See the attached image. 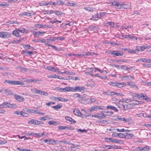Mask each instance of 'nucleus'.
Masks as SVG:
<instances>
[{
    "label": "nucleus",
    "instance_id": "7c9ffc66",
    "mask_svg": "<svg viewBox=\"0 0 151 151\" xmlns=\"http://www.w3.org/2000/svg\"><path fill=\"white\" fill-rule=\"evenodd\" d=\"M127 84L128 85L130 86L133 88H135L137 89H138L137 86L133 83L128 82H127Z\"/></svg>",
    "mask_w": 151,
    "mask_h": 151
},
{
    "label": "nucleus",
    "instance_id": "69168bd1",
    "mask_svg": "<svg viewBox=\"0 0 151 151\" xmlns=\"http://www.w3.org/2000/svg\"><path fill=\"white\" fill-rule=\"evenodd\" d=\"M49 144H50L54 145V144H55L56 142L54 140H50L49 141Z\"/></svg>",
    "mask_w": 151,
    "mask_h": 151
},
{
    "label": "nucleus",
    "instance_id": "20e7f679",
    "mask_svg": "<svg viewBox=\"0 0 151 151\" xmlns=\"http://www.w3.org/2000/svg\"><path fill=\"white\" fill-rule=\"evenodd\" d=\"M85 89L84 86H77L74 87H72V92H76L77 91L81 92L83 91Z\"/></svg>",
    "mask_w": 151,
    "mask_h": 151
},
{
    "label": "nucleus",
    "instance_id": "e433bc0d",
    "mask_svg": "<svg viewBox=\"0 0 151 151\" xmlns=\"http://www.w3.org/2000/svg\"><path fill=\"white\" fill-rule=\"evenodd\" d=\"M113 114V112L104 111V117L106 116H110Z\"/></svg>",
    "mask_w": 151,
    "mask_h": 151
},
{
    "label": "nucleus",
    "instance_id": "6e6552de",
    "mask_svg": "<svg viewBox=\"0 0 151 151\" xmlns=\"http://www.w3.org/2000/svg\"><path fill=\"white\" fill-rule=\"evenodd\" d=\"M14 98L17 100L20 101L22 102L24 101V99L22 96L18 95H15Z\"/></svg>",
    "mask_w": 151,
    "mask_h": 151
},
{
    "label": "nucleus",
    "instance_id": "b1692460",
    "mask_svg": "<svg viewBox=\"0 0 151 151\" xmlns=\"http://www.w3.org/2000/svg\"><path fill=\"white\" fill-rule=\"evenodd\" d=\"M73 114L78 116H81L82 113L78 109H75L73 111Z\"/></svg>",
    "mask_w": 151,
    "mask_h": 151
},
{
    "label": "nucleus",
    "instance_id": "6e6d98bb",
    "mask_svg": "<svg viewBox=\"0 0 151 151\" xmlns=\"http://www.w3.org/2000/svg\"><path fill=\"white\" fill-rule=\"evenodd\" d=\"M133 101V99H125V102L127 103H128Z\"/></svg>",
    "mask_w": 151,
    "mask_h": 151
},
{
    "label": "nucleus",
    "instance_id": "0eeeda50",
    "mask_svg": "<svg viewBox=\"0 0 151 151\" xmlns=\"http://www.w3.org/2000/svg\"><path fill=\"white\" fill-rule=\"evenodd\" d=\"M0 92L6 95L11 94H12V92L8 89H5L3 88L0 90Z\"/></svg>",
    "mask_w": 151,
    "mask_h": 151
},
{
    "label": "nucleus",
    "instance_id": "f8f14e48",
    "mask_svg": "<svg viewBox=\"0 0 151 151\" xmlns=\"http://www.w3.org/2000/svg\"><path fill=\"white\" fill-rule=\"evenodd\" d=\"M110 53L111 55H113L114 57L121 56L123 55V54H121L120 52H118L117 51H111L110 52Z\"/></svg>",
    "mask_w": 151,
    "mask_h": 151
},
{
    "label": "nucleus",
    "instance_id": "1a4fd4ad",
    "mask_svg": "<svg viewBox=\"0 0 151 151\" xmlns=\"http://www.w3.org/2000/svg\"><path fill=\"white\" fill-rule=\"evenodd\" d=\"M45 33V32H42L40 31H34L32 33L35 37H38L40 35H42V34Z\"/></svg>",
    "mask_w": 151,
    "mask_h": 151
},
{
    "label": "nucleus",
    "instance_id": "6ab92c4d",
    "mask_svg": "<svg viewBox=\"0 0 151 151\" xmlns=\"http://www.w3.org/2000/svg\"><path fill=\"white\" fill-rule=\"evenodd\" d=\"M115 143L123 144L124 142L123 140L120 139H117L112 138V142Z\"/></svg>",
    "mask_w": 151,
    "mask_h": 151
},
{
    "label": "nucleus",
    "instance_id": "bf43d9fd",
    "mask_svg": "<svg viewBox=\"0 0 151 151\" xmlns=\"http://www.w3.org/2000/svg\"><path fill=\"white\" fill-rule=\"evenodd\" d=\"M56 40H59L60 41H61L64 40L65 38L64 37H57L55 38Z\"/></svg>",
    "mask_w": 151,
    "mask_h": 151
},
{
    "label": "nucleus",
    "instance_id": "680f3d73",
    "mask_svg": "<svg viewBox=\"0 0 151 151\" xmlns=\"http://www.w3.org/2000/svg\"><path fill=\"white\" fill-rule=\"evenodd\" d=\"M93 69L95 70H94L95 71H98L100 72L101 73H102L103 72V70L97 68H94Z\"/></svg>",
    "mask_w": 151,
    "mask_h": 151
},
{
    "label": "nucleus",
    "instance_id": "49530a36",
    "mask_svg": "<svg viewBox=\"0 0 151 151\" xmlns=\"http://www.w3.org/2000/svg\"><path fill=\"white\" fill-rule=\"evenodd\" d=\"M112 138L108 137L104 138L105 141L107 142H112Z\"/></svg>",
    "mask_w": 151,
    "mask_h": 151
},
{
    "label": "nucleus",
    "instance_id": "e2e57ef3",
    "mask_svg": "<svg viewBox=\"0 0 151 151\" xmlns=\"http://www.w3.org/2000/svg\"><path fill=\"white\" fill-rule=\"evenodd\" d=\"M112 22H107L105 23V24H104V26H111V25Z\"/></svg>",
    "mask_w": 151,
    "mask_h": 151
},
{
    "label": "nucleus",
    "instance_id": "39448f33",
    "mask_svg": "<svg viewBox=\"0 0 151 151\" xmlns=\"http://www.w3.org/2000/svg\"><path fill=\"white\" fill-rule=\"evenodd\" d=\"M130 95L132 96V98L133 99H136L135 97L137 98H140L142 97V96H143L142 93H140V94H137L135 93H130Z\"/></svg>",
    "mask_w": 151,
    "mask_h": 151
},
{
    "label": "nucleus",
    "instance_id": "864d4df0",
    "mask_svg": "<svg viewBox=\"0 0 151 151\" xmlns=\"http://www.w3.org/2000/svg\"><path fill=\"white\" fill-rule=\"evenodd\" d=\"M23 47L25 50H26L29 49L31 47V46L30 45H23Z\"/></svg>",
    "mask_w": 151,
    "mask_h": 151
},
{
    "label": "nucleus",
    "instance_id": "8fccbe9b",
    "mask_svg": "<svg viewBox=\"0 0 151 151\" xmlns=\"http://www.w3.org/2000/svg\"><path fill=\"white\" fill-rule=\"evenodd\" d=\"M55 13L56 15L58 16L62 15L63 14L62 13L61 11H55Z\"/></svg>",
    "mask_w": 151,
    "mask_h": 151
},
{
    "label": "nucleus",
    "instance_id": "cd10ccee",
    "mask_svg": "<svg viewBox=\"0 0 151 151\" xmlns=\"http://www.w3.org/2000/svg\"><path fill=\"white\" fill-rule=\"evenodd\" d=\"M8 103L7 102H4L2 104H0V108H3L8 107Z\"/></svg>",
    "mask_w": 151,
    "mask_h": 151
},
{
    "label": "nucleus",
    "instance_id": "ea45409f",
    "mask_svg": "<svg viewBox=\"0 0 151 151\" xmlns=\"http://www.w3.org/2000/svg\"><path fill=\"white\" fill-rule=\"evenodd\" d=\"M17 106V105L14 104H11L10 103H8V107L9 108H13Z\"/></svg>",
    "mask_w": 151,
    "mask_h": 151
},
{
    "label": "nucleus",
    "instance_id": "5701e85b",
    "mask_svg": "<svg viewBox=\"0 0 151 151\" xmlns=\"http://www.w3.org/2000/svg\"><path fill=\"white\" fill-rule=\"evenodd\" d=\"M107 109H110L112 110L115 112H117L118 111V110L114 106L111 105L107 106Z\"/></svg>",
    "mask_w": 151,
    "mask_h": 151
},
{
    "label": "nucleus",
    "instance_id": "9b49d317",
    "mask_svg": "<svg viewBox=\"0 0 151 151\" xmlns=\"http://www.w3.org/2000/svg\"><path fill=\"white\" fill-rule=\"evenodd\" d=\"M120 149L121 148V147H119V146H111L110 145H105L104 146V149Z\"/></svg>",
    "mask_w": 151,
    "mask_h": 151
},
{
    "label": "nucleus",
    "instance_id": "a211bd4d",
    "mask_svg": "<svg viewBox=\"0 0 151 151\" xmlns=\"http://www.w3.org/2000/svg\"><path fill=\"white\" fill-rule=\"evenodd\" d=\"M65 118L66 120L69 121L72 123H73V124H75L76 123V121L69 116H65Z\"/></svg>",
    "mask_w": 151,
    "mask_h": 151
},
{
    "label": "nucleus",
    "instance_id": "13d9d810",
    "mask_svg": "<svg viewBox=\"0 0 151 151\" xmlns=\"http://www.w3.org/2000/svg\"><path fill=\"white\" fill-rule=\"evenodd\" d=\"M131 105V104H128L126 105V110L129 109H130L132 108Z\"/></svg>",
    "mask_w": 151,
    "mask_h": 151
},
{
    "label": "nucleus",
    "instance_id": "393cba45",
    "mask_svg": "<svg viewBox=\"0 0 151 151\" xmlns=\"http://www.w3.org/2000/svg\"><path fill=\"white\" fill-rule=\"evenodd\" d=\"M18 29V30L19 31V32H21L22 33H26L27 32V30L25 28L23 27H21L19 28Z\"/></svg>",
    "mask_w": 151,
    "mask_h": 151
},
{
    "label": "nucleus",
    "instance_id": "338daca9",
    "mask_svg": "<svg viewBox=\"0 0 151 151\" xmlns=\"http://www.w3.org/2000/svg\"><path fill=\"white\" fill-rule=\"evenodd\" d=\"M143 65L144 67H147L148 68H151V64H147L146 63H145L143 64Z\"/></svg>",
    "mask_w": 151,
    "mask_h": 151
},
{
    "label": "nucleus",
    "instance_id": "c03bdc74",
    "mask_svg": "<svg viewBox=\"0 0 151 151\" xmlns=\"http://www.w3.org/2000/svg\"><path fill=\"white\" fill-rule=\"evenodd\" d=\"M9 4L5 2H0V6L2 7L3 6H9Z\"/></svg>",
    "mask_w": 151,
    "mask_h": 151
},
{
    "label": "nucleus",
    "instance_id": "4c0bfd02",
    "mask_svg": "<svg viewBox=\"0 0 151 151\" xmlns=\"http://www.w3.org/2000/svg\"><path fill=\"white\" fill-rule=\"evenodd\" d=\"M115 92H109V91L104 92V95H114Z\"/></svg>",
    "mask_w": 151,
    "mask_h": 151
},
{
    "label": "nucleus",
    "instance_id": "774afa93",
    "mask_svg": "<svg viewBox=\"0 0 151 151\" xmlns=\"http://www.w3.org/2000/svg\"><path fill=\"white\" fill-rule=\"evenodd\" d=\"M7 142L5 140H3L1 139L0 140V145L4 144Z\"/></svg>",
    "mask_w": 151,
    "mask_h": 151
},
{
    "label": "nucleus",
    "instance_id": "58836bf2",
    "mask_svg": "<svg viewBox=\"0 0 151 151\" xmlns=\"http://www.w3.org/2000/svg\"><path fill=\"white\" fill-rule=\"evenodd\" d=\"M133 136V134H130L129 133H125V137L129 139L131 138H132Z\"/></svg>",
    "mask_w": 151,
    "mask_h": 151
},
{
    "label": "nucleus",
    "instance_id": "4d7b16f0",
    "mask_svg": "<svg viewBox=\"0 0 151 151\" xmlns=\"http://www.w3.org/2000/svg\"><path fill=\"white\" fill-rule=\"evenodd\" d=\"M21 115L24 117H26L28 116V114L26 112H24L22 111Z\"/></svg>",
    "mask_w": 151,
    "mask_h": 151
},
{
    "label": "nucleus",
    "instance_id": "412c9836",
    "mask_svg": "<svg viewBox=\"0 0 151 151\" xmlns=\"http://www.w3.org/2000/svg\"><path fill=\"white\" fill-rule=\"evenodd\" d=\"M56 40L55 38L53 37H50L48 38L46 40L48 43H51L54 42Z\"/></svg>",
    "mask_w": 151,
    "mask_h": 151
},
{
    "label": "nucleus",
    "instance_id": "bb28decb",
    "mask_svg": "<svg viewBox=\"0 0 151 151\" xmlns=\"http://www.w3.org/2000/svg\"><path fill=\"white\" fill-rule=\"evenodd\" d=\"M100 18L98 14H95L93 16V17L90 19L96 21Z\"/></svg>",
    "mask_w": 151,
    "mask_h": 151
},
{
    "label": "nucleus",
    "instance_id": "c9c22d12",
    "mask_svg": "<svg viewBox=\"0 0 151 151\" xmlns=\"http://www.w3.org/2000/svg\"><path fill=\"white\" fill-rule=\"evenodd\" d=\"M17 69L20 70L21 71L22 73H24L27 71V69L24 68L22 67L21 66H18L17 67Z\"/></svg>",
    "mask_w": 151,
    "mask_h": 151
},
{
    "label": "nucleus",
    "instance_id": "a878e982",
    "mask_svg": "<svg viewBox=\"0 0 151 151\" xmlns=\"http://www.w3.org/2000/svg\"><path fill=\"white\" fill-rule=\"evenodd\" d=\"M138 148L140 151H148L150 150L149 147L147 146L144 147H138Z\"/></svg>",
    "mask_w": 151,
    "mask_h": 151
},
{
    "label": "nucleus",
    "instance_id": "4468645a",
    "mask_svg": "<svg viewBox=\"0 0 151 151\" xmlns=\"http://www.w3.org/2000/svg\"><path fill=\"white\" fill-rule=\"evenodd\" d=\"M47 69L49 71H51L52 72H55L57 71V70L58 69V68L56 69L53 67H52L50 66H47L46 67Z\"/></svg>",
    "mask_w": 151,
    "mask_h": 151
},
{
    "label": "nucleus",
    "instance_id": "603ef678",
    "mask_svg": "<svg viewBox=\"0 0 151 151\" xmlns=\"http://www.w3.org/2000/svg\"><path fill=\"white\" fill-rule=\"evenodd\" d=\"M46 42H47V40L44 39H43L41 40L40 39L38 41H35V42H42L44 43H46Z\"/></svg>",
    "mask_w": 151,
    "mask_h": 151
},
{
    "label": "nucleus",
    "instance_id": "f257e3e1",
    "mask_svg": "<svg viewBox=\"0 0 151 151\" xmlns=\"http://www.w3.org/2000/svg\"><path fill=\"white\" fill-rule=\"evenodd\" d=\"M111 4L112 6H115V8L116 9H127L129 6L127 4H122L121 3H118L117 2H112Z\"/></svg>",
    "mask_w": 151,
    "mask_h": 151
},
{
    "label": "nucleus",
    "instance_id": "9d476101",
    "mask_svg": "<svg viewBox=\"0 0 151 151\" xmlns=\"http://www.w3.org/2000/svg\"><path fill=\"white\" fill-rule=\"evenodd\" d=\"M122 37L125 39H135V40H137V38L135 36H132L130 35H122Z\"/></svg>",
    "mask_w": 151,
    "mask_h": 151
},
{
    "label": "nucleus",
    "instance_id": "2eb2a0df",
    "mask_svg": "<svg viewBox=\"0 0 151 151\" xmlns=\"http://www.w3.org/2000/svg\"><path fill=\"white\" fill-rule=\"evenodd\" d=\"M92 53H93V52H92V53L91 52H88V53H85L83 54H80L79 55H78L79 56V58H86V57L88 55H92Z\"/></svg>",
    "mask_w": 151,
    "mask_h": 151
},
{
    "label": "nucleus",
    "instance_id": "4be33fe9",
    "mask_svg": "<svg viewBox=\"0 0 151 151\" xmlns=\"http://www.w3.org/2000/svg\"><path fill=\"white\" fill-rule=\"evenodd\" d=\"M57 100L56 101H61L65 102H67L68 100L67 99H64L61 97H57Z\"/></svg>",
    "mask_w": 151,
    "mask_h": 151
},
{
    "label": "nucleus",
    "instance_id": "5fc2aeb1",
    "mask_svg": "<svg viewBox=\"0 0 151 151\" xmlns=\"http://www.w3.org/2000/svg\"><path fill=\"white\" fill-rule=\"evenodd\" d=\"M122 78L124 81L127 80L129 79L128 76H122Z\"/></svg>",
    "mask_w": 151,
    "mask_h": 151
},
{
    "label": "nucleus",
    "instance_id": "79ce46f5",
    "mask_svg": "<svg viewBox=\"0 0 151 151\" xmlns=\"http://www.w3.org/2000/svg\"><path fill=\"white\" fill-rule=\"evenodd\" d=\"M48 124L49 125H53L54 126H56L58 124V123L54 121H50L48 122Z\"/></svg>",
    "mask_w": 151,
    "mask_h": 151
},
{
    "label": "nucleus",
    "instance_id": "7ed1b4c3",
    "mask_svg": "<svg viewBox=\"0 0 151 151\" xmlns=\"http://www.w3.org/2000/svg\"><path fill=\"white\" fill-rule=\"evenodd\" d=\"M28 124H33L35 125H40L43 124V122L34 119H32L28 121Z\"/></svg>",
    "mask_w": 151,
    "mask_h": 151
},
{
    "label": "nucleus",
    "instance_id": "ddd939ff",
    "mask_svg": "<svg viewBox=\"0 0 151 151\" xmlns=\"http://www.w3.org/2000/svg\"><path fill=\"white\" fill-rule=\"evenodd\" d=\"M36 93H37L41 95H44L45 96H47L48 95V93L45 92V91L39 90L37 89Z\"/></svg>",
    "mask_w": 151,
    "mask_h": 151
},
{
    "label": "nucleus",
    "instance_id": "473e14b6",
    "mask_svg": "<svg viewBox=\"0 0 151 151\" xmlns=\"http://www.w3.org/2000/svg\"><path fill=\"white\" fill-rule=\"evenodd\" d=\"M62 107V105L60 104H58L56 106H53L52 107L54 108L55 110H57L58 109L61 108Z\"/></svg>",
    "mask_w": 151,
    "mask_h": 151
},
{
    "label": "nucleus",
    "instance_id": "37998d69",
    "mask_svg": "<svg viewBox=\"0 0 151 151\" xmlns=\"http://www.w3.org/2000/svg\"><path fill=\"white\" fill-rule=\"evenodd\" d=\"M84 9L85 10L89 12H93V9L92 8L89 7H85L84 8Z\"/></svg>",
    "mask_w": 151,
    "mask_h": 151
},
{
    "label": "nucleus",
    "instance_id": "0e129e2a",
    "mask_svg": "<svg viewBox=\"0 0 151 151\" xmlns=\"http://www.w3.org/2000/svg\"><path fill=\"white\" fill-rule=\"evenodd\" d=\"M95 28V27L94 26H91L88 27V30L89 31L93 30Z\"/></svg>",
    "mask_w": 151,
    "mask_h": 151
},
{
    "label": "nucleus",
    "instance_id": "f704fd0d",
    "mask_svg": "<svg viewBox=\"0 0 151 151\" xmlns=\"http://www.w3.org/2000/svg\"><path fill=\"white\" fill-rule=\"evenodd\" d=\"M102 115L101 116L99 115H97V114L95 115H93L92 116V117H93L94 116L95 117L98 118V119H101L102 118H104V114L103 113H102Z\"/></svg>",
    "mask_w": 151,
    "mask_h": 151
},
{
    "label": "nucleus",
    "instance_id": "aec40b11",
    "mask_svg": "<svg viewBox=\"0 0 151 151\" xmlns=\"http://www.w3.org/2000/svg\"><path fill=\"white\" fill-rule=\"evenodd\" d=\"M116 118L120 121H124L125 122H127L130 120L129 118L126 119L124 118H122L119 116L117 117Z\"/></svg>",
    "mask_w": 151,
    "mask_h": 151
},
{
    "label": "nucleus",
    "instance_id": "a19ab883",
    "mask_svg": "<svg viewBox=\"0 0 151 151\" xmlns=\"http://www.w3.org/2000/svg\"><path fill=\"white\" fill-rule=\"evenodd\" d=\"M58 129L59 130H64L65 129H69V127L66 126H59Z\"/></svg>",
    "mask_w": 151,
    "mask_h": 151
},
{
    "label": "nucleus",
    "instance_id": "c85d7f7f",
    "mask_svg": "<svg viewBox=\"0 0 151 151\" xmlns=\"http://www.w3.org/2000/svg\"><path fill=\"white\" fill-rule=\"evenodd\" d=\"M63 91H70L72 92V87H66L63 89Z\"/></svg>",
    "mask_w": 151,
    "mask_h": 151
},
{
    "label": "nucleus",
    "instance_id": "3c124183",
    "mask_svg": "<svg viewBox=\"0 0 151 151\" xmlns=\"http://www.w3.org/2000/svg\"><path fill=\"white\" fill-rule=\"evenodd\" d=\"M116 83L117 82H110L109 83V84L110 85L113 86H116Z\"/></svg>",
    "mask_w": 151,
    "mask_h": 151
},
{
    "label": "nucleus",
    "instance_id": "052dcab7",
    "mask_svg": "<svg viewBox=\"0 0 151 151\" xmlns=\"http://www.w3.org/2000/svg\"><path fill=\"white\" fill-rule=\"evenodd\" d=\"M74 4L72 3L67 2L65 4V5L67 6H74Z\"/></svg>",
    "mask_w": 151,
    "mask_h": 151
},
{
    "label": "nucleus",
    "instance_id": "c756f323",
    "mask_svg": "<svg viewBox=\"0 0 151 151\" xmlns=\"http://www.w3.org/2000/svg\"><path fill=\"white\" fill-rule=\"evenodd\" d=\"M145 49V47L143 46H138L136 47V50L137 51H143Z\"/></svg>",
    "mask_w": 151,
    "mask_h": 151
},
{
    "label": "nucleus",
    "instance_id": "f03ea898",
    "mask_svg": "<svg viewBox=\"0 0 151 151\" xmlns=\"http://www.w3.org/2000/svg\"><path fill=\"white\" fill-rule=\"evenodd\" d=\"M6 83L13 85H23L24 84V83L23 82L16 81H13L8 80H6L4 81V83L5 84H6Z\"/></svg>",
    "mask_w": 151,
    "mask_h": 151
},
{
    "label": "nucleus",
    "instance_id": "dca6fc26",
    "mask_svg": "<svg viewBox=\"0 0 151 151\" xmlns=\"http://www.w3.org/2000/svg\"><path fill=\"white\" fill-rule=\"evenodd\" d=\"M27 83H36L38 82H40L41 81V80L36 79H28L26 80Z\"/></svg>",
    "mask_w": 151,
    "mask_h": 151
},
{
    "label": "nucleus",
    "instance_id": "de8ad7c7",
    "mask_svg": "<svg viewBox=\"0 0 151 151\" xmlns=\"http://www.w3.org/2000/svg\"><path fill=\"white\" fill-rule=\"evenodd\" d=\"M47 77L50 78H59L57 77V75L53 74L51 75L47 76Z\"/></svg>",
    "mask_w": 151,
    "mask_h": 151
},
{
    "label": "nucleus",
    "instance_id": "a18cd8bd",
    "mask_svg": "<svg viewBox=\"0 0 151 151\" xmlns=\"http://www.w3.org/2000/svg\"><path fill=\"white\" fill-rule=\"evenodd\" d=\"M117 135L118 136V137L121 138H124L126 137H125V134H124L123 133H118L117 134Z\"/></svg>",
    "mask_w": 151,
    "mask_h": 151
},
{
    "label": "nucleus",
    "instance_id": "2f4dec72",
    "mask_svg": "<svg viewBox=\"0 0 151 151\" xmlns=\"http://www.w3.org/2000/svg\"><path fill=\"white\" fill-rule=\"evenodd\" d=\"M39 25V28H50L51 27V26H50V25H43L42 24H37L36 25Z\"/></svg>",
    "mask_w": 151,
    "mask_h": 151
},
{
    "label": "nucleus",
    "instance_id": "09e8293b",
    "mask_svg": "<svg viewBox=\"0 0 151 151\" xmlns=\"http://www.w3.org/2000/svg\"><path fill=\"white\" fill-rule=\"evenodd\" d=\"M146 59L145 58H141L138 59L137 61V62H146Z\"/></svg>",
    "mask_w": 151,
    "mask_h": 151
},
{
    "label": "nucleus",
    "instance_id": "423d86ee",
    "mask_svg": "<svg viewBox=\"0 0 151 151\" xmlns=\"http://www.w3.org/2000/svg\"><path fill=\"white\" fill-rule=\"evenodd\" d=\"M10 35L9 33L4 32H0V37L4 38H9Z\"/></svg>",
    "mask_w": 151,
    "mask_h": 151
},
{
    "label": "nucleus",
    "instance_id": "f3484780",
    "mask_svg": "<svg viewBox=\"0 0 151 151\" xmlns=\"http://www.w3.org/2000/svg\"><path fill=\"white\" fill-rule=\"evenodd\" d=\"M19 32L18 30V29L14 30L12 32V34L17 37H19L20 35L19 34Z\"/></svg>",
    "mask_w": 151,
    "mask_h": 151
},
{
    "label": "nucleus",
    "instance_id": "72a5a7b5",
    "mask_svg": "<svg viewBox=\"0 0 151 151\" xmlns=\"http://www.w3.org/2000/svg\"><path fill=\"white\" fill-rule=\"evenodd\" d=\"M125 86V83L123 82L119 83L118 82H117L116 83V87H118V88H121Z\"/></svg>",
    "mask_w": 151,
    "mask_h": 151
}]
</instances>
